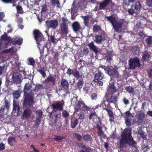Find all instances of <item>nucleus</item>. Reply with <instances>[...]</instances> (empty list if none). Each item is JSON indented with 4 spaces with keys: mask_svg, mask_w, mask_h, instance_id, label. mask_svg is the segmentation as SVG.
Masks as SVG:
<instances>
[{
    "mask_svg": "<svg viewBox=\"0 0 152 152\" xmlns=\"http://www.w3.org/2000/svg\"><path fill=\"white\" fill-rule=\"evenodd\" d=\"M136 144L132 136L131 129L128 128H125L121 134L119 147L123 148L126 146V144L134 147Z\"/></svg>",
    "mask_w": 152,
    "mask_h": 152,
    "instance_id": "f257e3e1",
    "label": "nucleus"
},
{
    "mask_svg": "<svg viewBox=\"0 0 152 152\" xmlns=\"http://www.w3.org/2000/svg\"><path fill=\"white\" fill-rule=\"evenodd\" d=\"M32 88V85L29 83H26L23 89L24 100L23 104L26 107H30L33 104L34 101V94L32 90H30Z\"/></svg>",
    "mask_w": 152,
    "mask_h": 152,
    "instance_id": "f03ea898",
    "label": "nucleus"
},
{
    "mask_svg": "<svg viewBox=\"0 0 152 152\" xmlns=\"http://www.w3.org/2000/svg\"><path fill=\"white\" fill-rule=\"evenodd\" d=\"M100 67L104 69L105 73L110 76L111 78H118L119 74L117 70L113 68L111 69L109 67L104 65H102Z\"/></svg>",
    "mask_w": 152,
    "mask_h": 152,
    "instance_id": "7ed1b4c3",
    "label": "nucleus"
},
{
    "mask_svg": "<svg viewBox=\"0 0 152 152\" xmlns=\"http://www.w3.org/2000/svg\"><path fill=\"white\" fill-rule=\"evenodd\" d=\"M104 77L103 73L101 71L98 70L95 72L93 81L96 83V85L102 86L103 85L102 80Z\"/></svg>",
    "mask_w": 152,
    "mask_h": 152,
    "instance_id": "20e7f679",
    "label": "nucleus"
},
{
    "mask_svg": "<svg viewBox=\"0 0 152 152\" xmlns=\"http://www.w3.org/2000/svg\"><path fill=\"white\" fill-rule=\"evenodd\" d=\"M107 20L111 23L115 30L117 32H119L121 30L123 23H122L117 22L116 18L112 16L107 17Z\"/></svg>",
    "mask_w": 152,
    "mask_h": 152,
    "instance_id": "39448f33",
    "label": "nucleus"
},
{
    "mask_svg": "<svg viewBox=\"0 0 152 152\" xmlns=\"http://www.w3.org/2000/svg\"><path fill=\"white\" fill-rule=\"evenodd\" d=\"M129 64L131 69H135L136 68H140L141 66L140 60L137 57L130 58L129 60Z\"/></svg>",
    "mask_w": 152,
    "mask_h": 152,
    "instance_id": "423d86ee",
    "label": "nucleus"
},
{
    "mask_svg": "<svg viewBox=\"0 0 152 152\" xmlns=\"http://www.w3.org/2000/svg\"><path fill=\"white\" fill-rule=\"evenodd\" d=\"M110 96L109 93H106L104 95V98H105L106 101L108 103H113L115 104L118 101V97L119 94V93H118V95H114L113 94H110Z\"/></svg>",
    "mask_w": 152,
    "mask_h": 152,
    "instance_id": "0eeeda50",
    "label": "nucleus"
},
{
    "mask_svg": "<svg viewBox=\"0 0 152 152\" xmlns=\"http://www.w3.org/2000/svg\"><path fill=\"white\" fill-rule=\"evenodd\" d=\"M61 102H63L62 103L59 101L54 102L51 105V107L53 111L59 110L61 111L63 110L64 102L63 100H61Z\"/></svg>",
    "mask_w": 152,
    "mask_h": 152,
    "instance_id": "6e6552de",
    "label": "nucleus"
},
{
    "mask_svg": "<svg viewBox=\"0 0 152 152\" xmlns=\"http://www.w3.org/2000/svg\"><path fill=\"white\" fill-rule=\"evenodd\" d=\"M12 78L13 83L16 84H20L22 82V76L18 72H14L12 74Z\"/></svg>",
    "mask_w": 152,
    "mask_h": 152,
    "instance_id": "1a4fd4ad",
    "label": "nucleus"
},
{
    "mask_svg": "<svg viewBox=\"0 0 152 152\" xmlns=\"http://www.w3.org/2000/svg\"><path fill=\"white\" fill-rule=\"evenodd\" d=\"M46 25L48 28H50L55 29L58 26V22L56 20H49L46 21Z\"/></svg>",
    "mask_w": 152,
    "mask_h": 152,
    "instance_id": "9d476101",
    "label": "nucleus"
},
{
    "mask_svg": "<svg viewBox=\"0 0 152 152\" xmlns=\"http://www.w3.org/2000/svg\"><path fill=\"white\" fill-rule=\"evenodd\" d=\"M0 45L3 44L5 48H7L13 45V41L11 39H0Z\"/></svg>",
    "mask_w": 152,
    "mask_h": 152,
    "instance_id": "9b49d317",
    "label": "nucleus"
},
{
    "mask_svg": "<svg viewBox=\"0 0 152 152\" xmlns=\"http://www.w3.org/2000/svg\"><path fill=\"white\" fill-rule=\"evenodd\" d=\"M83 140L86 142H88L91 144L93 141L92 137L89 134H85L83 135Z\"/></svg>",
    "mask_w": 152,
    "mask_h": 152,
    "instance_id": "f8f14e48",
    "label": "nucleus"
},
{
    "mask_svg": "<svg viewBox=\"0 0 152 152\" xmlns=\"http://www.w3.org/2000/svg\"><path fill=\"white\" fill-rule=\"evenodd\" d=\"M88 46L90 49L94 52L96 54L98 53L99 51L97 47L94 44L93 42H91L88 44Z\"/></svg>",
    "mask_w": 152,
    "mask_h": 152,
    "instance_id": "ddd939ff",
    "label": "nucleus"
},
{
    "mask_svg": "<svg viewBox=\"0 0 152 152\" xmlns=\"http://www.w3.org/2000/svg\"><path fill=\"white\" fill-rule=\"evenodd\" d=\"M61 34L62 35L66 36L68 32V28L67 25H61Z\"/></svg>",
    "mask_w": 152,
    "mask_h": 152,
    "instance_id": "4468645a",
    "label": "nucleus"
},
{
    "mask_svg": "<svg viewBox=\"0 0 152 152\" xmlns=\"http://www.w3.org/2000/svg\"><path fill=\"white\" fill-rule=\"evenodd\" d=\"M60 85L61 87L65 89V90H68L69 87V84L68 81L64 78H62L61 81Z\"/></svg>",
    "mask_w": 152,
    "mask_h": 152,
    "instance_id": "2eb2a0df",
    "label": "nucleus"
},
{
    "mask_svg": "<svg viewBox=\"0 0 152 152\" xmlns=\"http://www.w3.org/2000/svg\"><path fill=\"white\" fill-rule=\"evenodd\" d=\"M105 102L106 101L104 99L100 103V106H101V107L104 110H106L108 109H111V107L110 103H108V104H106Z\"/></svg>",
    "mask_w": 152,
    "mask_h": 152,
    "instance_id": "dca6fc26",
    "label": "nucleus"
},
{
    "mask_svg": "<svg viewBox=\"0 0 152 152\" xmlns=\"http://www.w3.org/2000/svg\"><path fill=\"white\" fill-rule=\"evenodd\" d=\"M82 102H83L82 100L77 101L75 103V112H78L79 110H81V105H83Z\"/></svg>",
    "mask_w": 152,
    "mask_h": 152,
    "instance_id": "f3484780",
    "label": "nucleus"
},
{
    "mask_svg": "<svg viewBox=\"0 0 152 152\" xmlns=\"http://www.w3.org/2000/svg\"><path fill=\"white\" fill-rule=\"evenodd\" d=\"M72 26L74 31L76 32L79 31L81 28L80 24L77 22L73 23Z\"/></svg>",
    "mask_w": 152,
    "mask_h": 152,
    "instance_id": "a211bd4d",
    "label": "nucleus"
},
{
    "mask_svg": "<svg viewBox=\"0 0 152 152\" xmlns=\"http://www.w3.org/2000/svg\"><path fill=\"white\" fill-rule=\"evenodd\" d=\"M32 110L29 108H27L24 110L23 115L26 118H28L30 117L32 113Z\"/></svg>",
    "mask_w": 152,
    "mask_h": 152,
    "instance_id": "6ab92c4d",
    "label": "nucleus"
},
{
    "mask_svg": "<svg viewBox=\"0 0 152 152\" xmlns=\"http://www.w3.org/2000/svg\"><path fill=\"white\" fill-rule=\"evenodd\" d=\"M108 114V116L110 118L109 121L110 123L114 121V116L113 111L111 110V109H107L106 110Z\"/></svg>",
    "mask_w": 152,
    "mask_h": 152,
    "instance_id": "aec40b11",
    "label": "nucleus"
},
{
    "mask_svg": "<svg viewBox=\"0 0 152 152\" xmlns=\"http://www.w3.org/2000/svg\"><path fill=\"white\" fill-rule=\"evenodd\" d=\"M10 102L7 99H5L4 106H2L1 109L4 111L5 110H8L10 107Z\"/></svg>",
    "mask_w": 152,
    "mask_h": 152,
    "instance_id": "412c9836",
    "label": "nucleus"
},
{
    "mask_svg": "<svg viewBox=\"0 0 152 152\" xmlns=\"http://www.w3.org/2000/svg\"><path fill=\"white\" fill-rule=\"evenodd\" d=\"M34 38H42L43 37L42 33L38 30L35 29L33 32Z\"/></svg>",
    "mask_w": 152,
    "mask_h": 152,
    "instance_id": "4be33fe9",
    "label": "nucleus"
},
{
    "mask_svg": "<svg viewBox=\"0 0 152 152\" xmlns=\"http://www.w3.org/2000/svg\"><path fill=\"white\" fill-rule=\"evenodd\" d=\"M13 109L15 112L19 113L20 111V108L19 105V103L17 102H15L14 100L13 101Z\"/></svg>",
    "mask_w": 152,
    "mask_h": 152,
    "instance_id": "5701e85b",
    "label": "nucleus"
},
{
    "mask_svg": "<svg viewBox=\"0 0 152 152\" xmlns=\"http://www.w3.org/2000/svg\"><path fill=\"white\" fill-rule=\"evenodd\" d=\"M144 117V114L143 113H139L137 117V122L138 125L141 124L143 121V119Z\"/></svg>",
    "mask_w": 152,
    "mask_h": 152,
    "instance_id": "b1692460",
    "label": "nucleus"
},
{
    "mask_svg": "<svg viewBox=\"0 0 152 152\" xmlns=\"http://www.w3.org/2000/svg\"><path fill=\"white\" fill-rule=\"evenodd\" d=\"M108 90L110 93V94H113L117 91L116 88L114 84L109 85Z\"/></svg>",
    "mask_w": 152,
    "mask_h": 152,
    "instance_id": "393cba45",
    "label": "nucleus"
},
{
    "mask_svg": "<svg viewBox=\"0 0 152 152\" xmlns=\"http://www.w3.org/2000/svg\"><path fill=\"white\" fill-rule=\"evenodd\" d=\"M110 0H104L100 4L99 8L100 9H103L104 7L107 6L110 3Z\"/></svg>",
    "mask_w": 152,
    "mask_h": 152,
    "instance_id": "a878e982",
    "label": "nucleus"
},
{
    "mask_svg": "<svg viewBox=\"0 0 152 152\" xmlns=\"http://www.w3.org/2000/svg\"><path fill=\"white\" fill-rule=\"evenodd\" d=\"M96 128L98 129V134L99 136L102 137L103 134L104 132L102 130V127L99 124H96Z\"/></svg>",
    "mask_w": 152,
    "mask_h": 152,
    "instance_id": "bb28decb",
    "label": "nucleus"
},
{
    "mask_svg": "<svg viewBox=\"0 0 152 152\" xmlns=\"http://www.w3.org/2000/svg\"><path fill=\"white\" fill-rule=\"evenodd\" d=\"M150 57V55L147 51H145L143 53L142 59L143 61H145Z\"/></svg>",
    "mask_w": 152,
    "mask_h": 152,
    "instance_id": "cd10ccee",
    "label": "nucleus"
},
{
    "mask_svg": "<svg viewBox=\"0 0 152 152\" xmlns=\"http://www.w3.org/2000/svg\"><path fill=\"white\" fill-rule=\"evenodd\" d=\"M113 57L112 53L111 52L107 50L106 52V58L107 61H111Z\"/></svg>",
    "mask_w": 152,
    "mask_h": 152,
    "instance_id": "c85d7f7f",
    "label": "nucleus"
},
{
    "mask_svg": "<svg viewBox=\"0 0 152 152\" xmlns=\"http://www.w3.org/2000/svg\"><path fill=\"white\" fill-rule=\"evenodd\" d=\"M84 23L85 25L88 26L90 20H92V18L91 17L89 16H85L84 17Z\"/></svg>",
    "mask_w": 152,
    "mask_h": 152,
    "instance_id": "c756f323",
    "label": "nucleus"
},
{
    "mask_svg": "<svg viewBox=\"0 0 152 152\" xmlns=\"http://www.w3.org/2000/svg\"><path fill=\"white\" fill-rule=\"evenodd\" d=\"M83 84V79L79 80L76 84V86H77V88L80 90L82 88Z\"/></svg>",
    "mask_w": 152,
    "mask_h": 152,
    "instance_id": "7c9ffc66",
    "label": "nucleus"
},
{
    "mask_svg": "<svg viewBox=\"0 0 152 152\" xmlns=\"http://www.w3.org/2000/svg\"><path fill=\"white\" fill-rule=\"evenodd\" d=\"M73 75L77 79H79L80 78L82 77V76L80 75L79 72L76 69H74V71L73 72Z\"/></svg>",
    "mask_w": 152,
    "mask_h": 152,
    "instance_id": "2f4dec72",
    "label": "nucleus"
},
{
    "mask_svg": "<svg viewBox=\"0 0 152 152\" xmlns=\"http://www.w3.org/2000/svg\"><path fill=\"white\" fill-rule=\"evenodd\" d=\"M46 80L48 82H51L53 85H54L56 83V79L53 76H50Z\"/></svg>",
    "mask_w": 152,
    "mask_h": 152,
    "instance_id": "473e14b6",
    "label": "nucleus"
},
{
    "mask_svg": "<svg viewBox=\"0 0 152 152\" xmlns=\"http://www.w3.org/2000/svg\"><path fill=\"white\" fill-rule=\"evenodd\" d=\"M44 88L43 86L41 84L37 85L33 90L35 92L38 91L40 89H43Z\"/></svg>",
    "mask_w": 152,
    "mask_h": 152,
    "instance_id": "72a5a7b5",
    "label": "nucleus"
},
{
    "mask_svg": "<svg viewBox=\"0 0 152 152\" xmlns=\"http://www.w3.org/2000/svg\"><path fill=\"white\" fill-rule=\"evenodd\" d=\"M66 137L65 136H60L55 135L54 139L56 141L59 142L62 140L65 139Z\"/></svg>",
    "mask_w": 152,
    "mask_h": 152,
    "instance_id": "f704fd0d",
    "label": "nucleus"
},
{
    "mask_svg": "<svg viewBox=\"0 0 152 152\" xmlns=\"http://www.w3.org/2000/svg\"><path fill=\"white\" fill-rule=\"evenodd\" d=\"M78 124V119L76 118L75 119L74 121L72 122V121L71 122V127L72 128H75L76 126Z\"/></svg>",
    "mask_w": 152,
    "mask_h": 152,
    "instance_id": "c9c22d12",
    "label": "nucleus"
},
{
    "mask_svg": "<svg viewBox=\"0 0 152 152\" xmlns=\"http://www.w3.org/2000/svg\"><path fill=\"white\" fill-rule=\"evenodd\" d=\"M21 93L19 91L16 90L13 93V95L14 97L16 99H18L20 96Z\"/></svg>",
    "mask_w": 152,
    "mask_h": 152,
    "instance_id": "e433bc0d",
    "label": "nucleus"
},
{
    "mask_svg": "<svg viewBox=\"0 0 152 152\" xmlns=\"http://www.w3.org/2000/svg\"><path fill=\"white\" fill-rule=\"evenodd\" d=\"M60 39H48L49 43L51 45L52 43L54 45L57 44Z\"/></svg>",
    "mask_w": 152,
    "mask_h": 152,
    "instance_id": "4c0bfd02",
    "label": "nucleus"
},
{
    "mask_svg": "<svg viewBox=\"0 0 152 152\" xmlns=\"http://www.w3.org/2000/svg\"><path fill=\"white\" fill-rule=\"evenodd\" d=\"M74 136L76 138L77 140L79 142L81 141L82 138H83V136L77 133H75L74 134Z\"/></svg>",
    "mask_w": 152,
    "mask_h": 152,
    "instance_id": "58836bf2",
    "label": "nucleus"
},
{
    "mask_svg": "<svg viewBox=\"0 0 152 152\" xmlns=\"http://www.w3.org/2000/svg\"><path fill=\"white\" fill-rule=\"evenodd\" d=\"M84 55L87 56L89 53V50L87 47H84L82 51Z\"/></svg>",
    "mask_w": 152,
    "mask_h": 152,
    "instance_id": "ea45409f",
    "label": "nucleus"
},
{
    "mask_svg": "<svg viewBox=\"0 0 152 152\" xmlns=\"http://www.w3.org/2000/svg\"><path fill=\"white\" fill-rule=\"evenodd\" d=\"M38 72L42 75L43 77H45L46 76L45 73V70L44 68H41L39 69L38 70Z\"/></svg>",
    "mask_w": 152,
    "mask_h": 152,
    "instance_id": "a19ab883",
    "label": "nucleus"
},
{
    "mask_svg": "<svg viewBox=\"0 0 152 152\" xmlns=\"http://www.w3.org/2000/svg\"><path fill=\"white\" fill-rule=\"evenodd\" d=\"M28 62L27 64L29 65L34 66L35 61L32 58H28Z\"/></svg>",
    "mask_w": 152,
    "mask_h": 152,
    "instance_id": "79ce46f5",
    "label": "nucleus"
},
{
    "mask_svg": "<svg viewBox=\"0 0 152 152\" xmlns=\"http://www.w3.org/2000/svg\"><path fill=\"white\" fill-rule=\"evenodd\" d=\"M125 89L129 93H132L133 94V93L134 92L133 87L130 86L126 87L125 88Z\"/></svg>",
    "mask_w": 152,
    "mask_h": 152,
    "instance_id": "37998d69",
    "label": "nucleus"
},
{
    "mask_svg": "<svg viewBox=\"0 0 152 152\" xmlns=\"http://www.w3.org/2000/svg\"><path fill=\"white\" fill-rule=\"evenodd\" d=\"M15 141L16 138L15 137L10 136L8 139V143L11 145V144L12 142H15Z\"/></svg>",
    "mask_w": 152,
    "mask_h": 152,
    "instance_id": "c03bdc74",
    "label": "nucleus"
},
{
    "mask_svg": "<svg viewBox=\"0 0 152 152\" xmlns=\"http://www.w3.org/2000/svg\"><path fill=\"white\" fill-rule=\"evenodd\" d=\"M36 40V42L37 44V46L41 45H43V42L44 41V39H35Z\"/></svg>",
    "mask_w": 152,
    "mask_h": 152,
    "instance_id": "a18cd8bd",
    "label": "nucleus"
},
{
    "mask_svg": "<svg viewBox=\"0 0 152 152\" xmlns=\"http://www.w3.org/2000/svg\"><path fill=\"white\" fill-rule=\"evenodd\" d=\"M36 115L38 116V117L39 118L41 119L43 115L42 111L41 110H37L36 111Z\"/></svg>",
    "mask_w": 152,
    "mask_h": 152,
    "instance_id": "49530a36",
    "label": "nucleus"
},
{
    "mask_svg": "<svg viewBox=\"0 0 152 152\" xmlns=\"http://www.w3.org/2000/svg\"><path fill=\"white\" fill-rule=\"evenodd\" d=\"M75 4V1L74 0L72 4V7L71 8V13L72 15V14H74V12H75L78 10V8L74 6Z\"/></svg>",
    "mask_w": 152,
    "mask_h": 152,
    "instance_id": "de8ad7c7",
    "label": "nucleus"
},
{
    "mask_svg": "<svg viewBox=\"0 0 152 152\" xmlns=\"http://www.w3.org/2000/svg\"><path fill=\"white\" fill-rule=\"evenodd\" d=\"M141 7V5L139 2H136L134 5V8L137 10H139Z\"/></svg>",
    "mask_w": 152,
    "mask_h": 152,
    "instance_id": "09e8293b",
    "label": "nucleus"
},
{
    "mask_svg": "<svg viewBox=\"0 0 152 152\" xmlns=\"http://www.w3.org/2000/svg\"><path fill=\"white\" fill-rule=\"evenodd\" d=\"M82 103H83L81 109L84 111H88L90 110V107L86 105L84 102H82Z\"/></svg>",
    "mask_w": 152,
    "mask_h": 152,
    "instance_id": "8fccbe9b",
    "label": "nucleus"
},
{
    "mask_svg": "<svg viewBox=\"0 0 152 152\" xmlns=\"http://www.w3.org/2000/svg\"><path fill=\"white\" fill-rule=\"evenodd\" d=\"M140 137L143 140H145L146 139V135L145 134V133L142 131H140L138 132Z\"/></svg>",
    "mask_w": 152,
    "mask_h": 152,
    "instance_id": "3c124183",
    "label": "nucleus"
},
{
    "mask_svg": "<svg viewBox=\"0 0 152 152\" xmlns=\"http://www.w3.org/2000/svg\"><path fill=\"white\" fill-rule=\"evenodd\" d=\"M51 3L53 5H56L57 7H60V3L58 0H51Z\"/></svg>",
    "mask_w": 152,
    "mask_h": 152,
    "instance_id": "603ef678",
    "label": "nucleus"
},
{
    "mask_svg": "<svg viewBox=\"0 0 152 152\" xmlns=\"http://www.w3.org/2000/svg\"><path fill=\"white\" fill-rule=\"evenodd\" d=\"M85 150H80L79 152H93L94 151L90 147H86Z\"/></svg>",
    "mask_w": 152,
    "mask_h": 152,
    "instance_id": "864d4df0",
    "label": "nucleus"
},
{
    "mask_svg": "<svg viewBox=\"0 0 152 152\" xmlns=\"http://www.w3.org/2000/svg\"><path fill=\"white\" fill-rule=\"evenodd\" d=\"M125 123L128 126H130L132 125V120L131 119H125Z\"/></svg>",
    "mask_w": 152,
    "mask_h": 152,
    "instance_id": "5fc2aeb1",
    "label": "nucleus"
},
{
    "mask_svg": "<svg viewBox=\"0 0 152 152\" xmlns=\"http://www.w3.org/2000/svg\"><path fill=\"white\" fill-rule=\"evenodd\" d=\"M62 22L61 24H64V25H67L69 23L67 19L64 17H63L62 18Z\"/></svg>",
    "mask_w": 152,
    "mask_h": 152,
    "instance_id": "6e6d98bb",
    "label": "nucleus"
},
{
    "mask_svg": "<svg viewBox=\"0 0 152 152\" xmlns=\"http://www.w3.org/2000/svg\"><path fill=\"white\" fill-rule=\"evenodd\" d=\"M62 114L63 117L65 118L68 117L69 115V113L66 110H63L62 113Z\"/></svg>",
    "mask_w": 152,
    "mask_h": 152,
    "instance_id": "4d7b16f0",
    "label": "nucleus"
},
{
    "mask_svg": "<svg viewBox=\"0 0 152 152\" xmlns=\"http://www.w3.org/2000/svg\"><path fill=\"white\" fill-rule=\"evenodd\" d=\"M101 30L100 27L97 25H94V26L93 30L94 32H96L99 31Z\"/></svg>",
    "mask_w": 152,
    "mask_h": 152,
    "instance_id": "13d9d810",
    "label": "nucleus"
},
{
    "mask_svg": "<svg viewBox=\"0 0 152 152\" xmlns=\"http://www.w3.org/2000/svg\"><path fill=\"white\" fill-rule=\"evenodd\" d=\"M22 43V40L20 39H18L17 41H13V45H16L18 44V45H20Z\"/></svg>",
    "mask_w": 152,
    "mask_h": 152,
    "instance_id": "bf43d9fd",
    "label": "nucleus"
},
{
    "mask_svg": "<svg viewBox=\"0 0 152 152\" xmlns=\"http://www.w3.org/2000/svg\"><path fill=\"white\" fill-rule=\"evenodd\" d=\"M78 119L80 120H83L85 118L84 114V113L80 112L78 114Z\"/></svg>",
    "mask_w": 152,
    "mask_h": 152,
    "instance_id": "052dcab7",
    "label": "nucleus"
},
{
    "mask_svg": "<svg viewBox=\"0 0 152 152\" xmlns=\"http://www.w3.org/2000/svg\"><path fill=\"white\" fill-rule=\"evenodd\" d=\"M3 2L5 3H15L16 1V0H1Z\"/></svg>",
    "mask_w": 152,
    "mask_h": 152,
    "instance_id": "680f3d73",
    "label": "nucleus"
},
{
    "mask_svg": "<svg viewBox=\"0 0 152 152\" xmlns=\"http://www.w3.org/2000/svg\"><path fill=\"white\" fill-rule=\"evenodd\" d=\"M41 119L37 118L36 120L35 121L34 124L36 126H38L40 124Z\"/></svg>",
    "mask_w": 152,
    "mask_h": 152,
    "instance_id": "e2e57ef3",
    "label": "nucleus"
},
{
    "mask_svg": "<svg viewBox=\"0 0 152 152\" xmlns=\"http://www.w3.org/2000/svg\"><path fill=\"white\" fill-rule=\"evenodd\" d=\"M97 114L96 112H94L93 113H91L89 116V118L91 120L93 118V116H97Z\"/></svg>",
    "mask_w": 152,
    "mask_h": 152,
    "instance_id": "0e129e2a",
    "label": "nucleus"
},
{
    "mask_svg": "<svg viewBox=\"0 0 152 152\" xmlns=\"http://www.w3.org/2000/svg\"><path fill=\"white\" fill-rule=\"evenodd\" d=\"M74 71V70H72L70 69V68H69L67 70L66 72V73L68 74V75L69 76L73 75V72Z\"/></svg>",
    "mask_w": 152,
    "mask_h": 152,
    "instance_id": "69168bd1",
    "label": "nucleus"
},
{
    "mask_svg": "<svg viewBox=\"0 0 152 152\" xmlns=\"http://www.w3.org/2000/svg\"><path fill=\"white\" fill-rule=\"evenodd\" d=\"M97 94L95 93H93L92 94L91 96V97L92 100H94L96 99L97 97Z\"/></svg>",
    "mask_w": 152,
    "mask_h": 152,
    "instance_id": "338daca9",
    "label": "nucleus"
},
{
    "mask_svg": "<svg viewBox=\"0 0 152 152\" xmlns=\"http://www.w3.org/2000/svg\"><path fill=\"white\" fill-rule=\"evenodd\" d=\"M59 56V54L58 53H55L54 58L55 60L56 61V62H58V57Z\"/></svg>",
    "mask_w": 152,
    "mask_h": 152,
    "instance_id": "774afa93",
    "label": "nucleus"
}]
</instances>
